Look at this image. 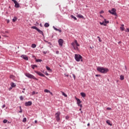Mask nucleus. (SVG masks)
Instances as JSON below:
<instances>
[{"mask_svg":"<svg viewBox=\"0 0 129 129\" xmlns=\"http://www.w3.org/2000/svg\"><path fill=\"white\" fill-rule=\"evenodd\" d=\"M104 22H105V24H108V23H109V21H106V19H104Z\"/></svg>","mask_w":129,"mask_h":129,"instance_id":"obj_32","label":"nucleus"},{"mask_svg":"<svg viewBox=\"0 0 129 129\" xmlns=\"http://www.w3.org/2000/svg\"><path fill=\"white\" fill-rule=\"evenodd\" d=\"M62 95H63V96H64V97H67V94H66L65 93H64V92H62Z\"/></svg>","mask_w":129,"mask_h":129,"instance_id":"obj_26","label":"nucleus"},{"mask_svg":"<svg viewBox=\"0 0 129 129\" xmlns=\"http://www.w3.org/2000/svg\"><path fill=\"white\" fill-rule=\"evenodd\" d=\"M73 76L74 77V80H75L76 78V76H75V75L73 74Z\"/></svg>","mask_w":129,"mask_h":129,"instance_id":"obj_37","label":"nucleus"},{"mask_svg":"<svg viewBox=\"0 0 129 129\" xmlns=\"http://www.w3.org/2000/svg\"><path fill=\"white\" fill-rule=\"evenodd\" d=\"M81 95L82 96V97H86V94L84 92L81 93Z\"/></svg>","mask_w":129,"mask_h":129,"instance_id":"obj_16","label":"nucleus"},{"mask_svg":"<svg viewBox=\"0 0 129 129\" xmlns=\"http://www.w3.org/2000/svg\"><path fill=\"white\" fill-rule=\"evenodd\" d=\"M45 75H46V76H49V74H48V73H47V72H46L45 73Z\"/></svg>","mask_w":129,"mask_h":129,"instance_id":"obj_42","label":"nucleus"},{"mask_svg":"<svg viewBox=\"0 0 129 129\" xmlns=\"http://www.w3.org/2000/svg\"><path fill=\"white\" fill-rule=\"evenodd\" d=\"M10 78H11V79H13V80H14L15 79V76L11 75L10 76Z\"/></svg>","mask_w":129,"mask_h":129,"instance_id":"obj_20","label":"nucleus"},{"mask_svg":"<svg viewBox=\"0 0 129 129\" xmlns=\"http://www.w3.org/2000/svg\"><path fill=\"white\" fill-rule=\"evenodd\" d=\"M66 76H67V77H69V75H67Z\"/></svg>","mask_w":129,"mask_h":129,"instance_id":"obj_54","label":"nucleus"},{"mask_svg":"<svg viewBox=\"0 0 129 129\" xmlns=\"http://www.w3.org/2000/svg\"><path fill=\"white\" fill-rule=\"evenodd\" d=\"M31 67L32 68V69H35V68H37L38 67V66H37V65L36 64H33L31 66Z\"/></svg>","mask_w":129,"mask_h":129,"instance_id":"obj_21","label":"nucleus"},{"mask_svg":"<svg viewBox=\"0 0 129 129\" xmlns=\"http://www.w3.org/2000/svg\"><path fill=\"white\" fill-rule=\"evenodd\" d=\"M10 23V20H7V24H9Z\"/></svg>","mask_w":129,"mask_h":129,"instance_id":"obj_46","label":"nucleus"},{"mask_svg":"<svg viewBox=\"0 0 129 129\" xmlns=\"http://www.w3.org/2000/svg\"><path fill=\"white\" fill-rule=\"evenodd\" d=\"M107 110H111V108L107 107Z\"/></svg>","mask_w":129,"mask_h":129,"instance_id":"obj_41","label":"nucleus"},{"mask_svg":"<svg viewBox=\"0 0 129 129\" xmlns=\"http://www.w3.org/2000/svg\"><path fill=\"white\" fill-rule=\"evenodd\" d=\"M56 54H59V51H58V50L56 51Z\"/></svg>","mask_w":129,"mask_h":129,"instance_id":"obj_45","label":"nucleus"},{"mask_svg":"<svg viewBox=\"0 0 129 129\" xmlns=\"http://www.w3.org/2000/svg\"><path fill=\"white\" fill-rule=\"evenodd\" d=\"M95 76L96 77H100V76H101V75H96Z\"/></svg>","mask_w":129,"mask_h":129,"instance_id":"obj_39","label":"nucleus"},{"mask_svg":"<svg viewBox=\"0 0 129 129\" xmlns=\"http://www.w3.org/2000/svg\"><path fill=\"white\" fill-rule=\"evenodd\" d=\"M38 122V121H37V120H35V123H37Z\"/></svg>","mask_w":129,"mask_h":129,"instance_id":"obj_47","label":"nucleus"},{"mask_svg":"<svg viewBox=\"0 0 129 129\" xmlns=\"http://www.w3.org/2000/svg\"><path fill=\"white\" fill-rule=\"evenodd\" d=\"M125 70H126V69H126V66H125Z\"/></svg>","mask_w":129,"mask_h":129,"instance_id":"obj_53","label":"nucleus"},{"mask_svg":"<svg viewBox=\"0 0 129 129\" xmlns=\"http://www.w3.org/2000/svg\"><path fill=\"white\" fill-rule=\"evenodd\" d=\"M77 18H79L80 19H84V17L83 16L80 15V14H78L77 15Z\"/></svg>","mask_w":129,"mask_h":129,"instance_id":"obj_15","label":"nucleus"},{"mask_svg":"<svg viewBox=\"0 0 129 129\" xmlns=\"http://www.w3.org/2000/svg\"><path fill=\"white\" fill-rule=\"evenodd\" d=\"M50 94H51V95H53V93H50Z\"/></svg>","mask_w":129,"mask_h":129,"instance_id":"obj_60","label":"nucleus"},{"mask_svg":"<svg viewBox=\"0 0 129 129\" xmlns=\"http://www.w3.org/2000/svg\"><path fill=\"white\" fill-rule=\"evenodd\" d=\"M40 27H42V24H40Z\"/></svg>","mask_w":129,"mask_h":129,"instance_id":"obj_57","label":"nucleus"},{"mask_svg":"<svg viewBox=\"0 0 129 129\" xmlns=\"http://www.w3.org/2000/svg\"><path fill=\"white\" fill-rule=\"evenodd\" d=\"M87 125H88V126H89L90 125V123H88L87 124Z\"/></svg>","mask_w":129,"mask_h":129,"instance_id":"obj_50","label":"nucleus"},{"mask_svg":"<svg viewBox=\"0 0 129 129\" xmlns=\"http://www.w3.org/2000/svg\"><path fill=\"white\" fill-rule=\"evenodd\" d=\"M43 54H47V52H46V51H43Z\"/></svg>","mask_w":129,"mask_h":129,"instance_id":"obj_49","label":"nucleus"},{"mask_svg":"<svg viewBox=\"0 0 129 129\" xmlns=\"http://www.w3.org/2000/svg\"><path fill=\"white\" fill-rule=\"evenodd\" d=\"M17 20H18V18H17V17H14L12 20V21L13 22V23H15V22H16Z\"/></svg>","mask_w":129,"mask_h":129,"instance_id":"obj_17","label":"nucleus"},{"mask_svg":"<svg viewBox=\"0 0 129 129\" xmlns=\"http://www.w3.org/2000/svg\"><path fill=\"white\" fill-rule=\"evenodd\" d=\"M35 94H36V92L33 91V92H32V95H35Z\"/></svg>","mask_w":129,"mask_h":129,"instance_id":"obj_40","label":"nucleus"},{"mask_svg":"<svg viewBox=\"0 0 129 129\" xmlns=\"http://www.w3.org/2000/svg\"><path fill=\"white\" fill-rule=\"evenodd\" d=\"M120 31H124V27H120Z\"/></svg>","mask_w":129,"mask_h":129,"instance_id":"obj_30","label":"nucleus"},{"mask_svg":"<svg viewBox=\"0 0 129 129\" xmlns=\"http://www.w3.org/2000/svg\"><path fill=\"white\" fill-rule=\"evenodd\" d=\"M58 44L60 46V47H62L63 46V43H64V40L62 39H59L58 41Z\"/></svg>","mask_w":129,"mask_h":129,"instance_id":"obj_10","label":"nucleus"},{"mask_svg":"<svg viewBox=\"0 0 129 129\" xmlns=\"http://www.w3.org/2000/svg\"><path fill=\"white\" fill-rule=\"evenodd\" d=\"M23 90H26V89L25 88H23Z\"/></svg>","mask_w":129,"mask_h":129,"instance_id":"obj_55","label":"nucleus"},{"mask_svg":"<svg viewBox=\"0 0 129 129\" xmlns=\"http://www.w3.org/2000/svg\"><path fill=\"white\" fill-rule=\"evenodd\" d=\"M97 71L100 72V73H102L103 74H105L109 71V70L107 68H104L103 67H98L97 68Z\"/></svg>","mask_w":129,"mask_h":129,"instance_id":"obj_1","label":"nucleus"},{"mask_svg":"<svg viewBox=\"0 0 129 129\" xmlns=\"http://www.w3.org/2000/svg\"><path fill=\"white\" fill-rule=\"evenodd\" d=\"M116 9L113 8L111 10H109L108 13L111 14V15H114V16H116L117 17V14H116Z\"/></svg>","mask_w":129,"mask_h":129,"instance_id":"obj_6","label":"nucleus"},{"mask_svg":"<svg viewBox=\"0 0 129 129\" xmlns=\"http://www.w3.org/2000/svg\"><path fill=\"white\" fill-rule=\"evenodd\" d=\"M81 108H82V107H81V108L79 109V110H81V109H82Z\"/></svg>","mask_w":129,"mask_h":129,"instance_id":"obj_59","label":"nucleus"},{"mask_svg":"<svg viewBox=\"0 0 129 129\" xmlns=\"http://www.w3.org/2000/svg\"><path fill=\"white\" fill-rule=\"evenodd\" d=\"M46 68L47 70H48V71H49L50 72H52V70H51V69L49 67L46 66Z\"/></svg>","mask_w":129,"mask_h":129,"instance_id":"obj_18","label":"nucleus"},{"mask_svg":"<svg viewBox=\"0 0 129 129\" xmlns=\"http://www.w3.org/2000/svg\"><path fill=\"white\" fill-rule=\"evenodd\" d=\"M69 118H70L69 116H67L66 117V119L68 120V119H69Z\"/></svg>","mask_w":129,"mask_h":129,"instance_id":"obj_38","label":"nucleus"},{"mask_svg":"<svg viewBox=\"0 0 129 129\" xmlns=\"http://www.w3.org/2000/svg\"><path fill=\"white\" fill-rule=\"evenodd\" d=\"M99 42H101V39H100V38H99Z\"/></svg>","mask_w":129,"mask_h":129,"instance_id":"obj_52","label":"nucleus"},{"mask_svg":"<svg viewBox=\"0 0 129 129\" xmlns=\"http://www.w3.org/2000/svg\"><path fill=\"white\" fill-rule=\"evenodd\" d=\"M72 19H74L75 20V21H76V20H77V18H76V17H75V16H73V15H71V16Z\"/></svg>","mask_w":129,"mask_h":129,"instance_id":"obj_25","label":"nucleus"},{"mask_svg":"<svg viewBox=\"0 0 129 129\" xmlns=\"http://www.w3.org/2000/svg\"><path fill=\"white\" fill-rule=\"evenodd\" d=\"M22 93H25V91H22Z\"/></svg>","mask_w":129,"mask_h":129,"instance_id":"obj_56","label":"nucleus"},{"mask_svg":"<svg viewBox=\"0 0 129 129\" xmlns=\"http://www.w3.org/2000/svg\"><path fill=\"white\" fill-rule=\"evenodd\" d=\"M126 30H127V31L128 32V33H129V28H127Z\"/></svg>","mask_w":129,"mask_h":129,"instance_id":"obj_51","label":"nucleus"},{"mask_svg":"<svg viewBox=\"0 0 129 129\" xmlns=\"http://www.w3.org/2000/svg\"><path fill=\"white\" fill-rule=\"evenodd\" d=\"M21 58H23L24 60H26V61H28L29 60V58H28V56L26 55H22L21 56Z\"/></svg>","mask_w":129,"mask_h":129,"instance_id":"obj_13","label":"nucleus"},{"mask_svg":"<svg viewBox=\"0 0 129 129\" xmlns=\"http://www.w3.org/2000/svg\"><path fill=\"white\" fill-rule=\"evenodd\" d=\"M103 13H104V11H101L100 12V14H103Z\"/></svg>","mask_w":129,"mask_h":129,"instance_id":"obj_44","label":"nucleus"},{"mask_svg":"<svg viewBox=\"0 0 129 129\" xmlns=\"http://www.w3.org/2000/svg\"><path fill=\"white\" fill-rule=\"evenodd\" d=\"M50 26V24H49V23H46L44 24V27H45V28H48V27H49Z\"/></svg>","mask_w":129,"mask_h":129,"instance_id":"obj_19","label":"nucleus"},{"mask_svg":"<svg viewBox=\"0 0 129 129\" xmlns=\"http://www.w3.org/2000/svg\"><path fill=\"white\" fill-rule=\"evenodd\" d=\"M106 123H107V124H109V125H112V124H110V121H109V120H107L106 121Z\"/></svg>","mask_w":129,"mask_h":129,"instance_id":"obj_22","label":"nucleus"},{"mask_svg":"<svg viewBox=\"0 0 129 129\" xmlns=\"http://www.w3.org/2000/svg\"><path fill=\"white\" fill-rule=\"evenodd\" d=\"M32 101H28L25 103V106H31L32 105Z\"/></svg>","mask_w":129,"mask_h":129,"instance_id":"obj_12","label":"nucleus"},{"mask_svg":"<svg viewBox=\"0 0 129 129\" xmlns=\"http://www.w3.org/2000/svg\"><path fill=\"white\" fill-rule=\"evenodd\" d=\"M75 58L77 62H79L80 61H81V62L83 61V59H82V56L80 54H75Z\"/></svg>","mask_w":129,"mask_h":129,"instance_id":"obj_3","label":"nucleus"},{"mask_svg":"<svg viewBox=\"0 0 129 129\" xmlns=\"http://www.w3.org/2000/svg\"><path fill=\"white\" fill-rule=\"evenodd\" d=\"M100 24L101 25V26H106V24H105L104 22H100Z\"/></svg>","mask_w":129,"mask_h":129,"instance_id":"obj_23","label":"nucleus"},{"mask_svg":"<svg viewBox=\"0 0 129 129\" xmlns=\"http://www.w3.org/2000/svg\"><path fill=\"white\" fill-rule=\"evenodd\" d=\"M53 29H54V30H55V31H58L59 33H61L62 32V30H61V29H58L55 27V26H53Z\"/></svg>","mask_w":129,"mask_h":129,"instance_id":"obj_14","label":"nucleus"},{"mask_svg":"<svg viewBox=\"0 0 129 129\" xmlns=\"http://www.w3.org/2000/svg\"><path fill=\"white\" fill-rule=\"evenodd\" d=\"M0 39H1V36H0Z\"/></svg>","mask_w":129,"mask_h":129,"instance_id":"obj_62","label":"nucleus"},{"mask_svg":"<svg viewBox=\"0 0 129 129\" xmlns=\"http://www.w3.org/2000/svg\"><path fill=\"white\" fill-rule=\"evenodd\" d=\"M31 47H32V48H36V45L35 44H32V45H31Z\"/></svg>","mask_w":129,"mask_h":129,"instance_id":"obj_29","label":"nucleus"},{"mask_svg":"<svg viewBox=\"0 0 129 129\" xmlns=\"http://www.w3.org/2000/svg\"><path fill=\"white\" fill-rule=\"evenodd\" d=\"M44 92H46L47 93H48L50 92V91H49L48 90H47V89H45Z\"/></svg>","mask_w":129,"mask_h":129,"instance_id":"obj_35","label":"nucleus"},{"mask_svg":"<svg viewBox=\"0 0 129 129\" xmlns=\"http://www.w3.org/2000/svg\"><path fill=\"white\" fill-rule=\"evenodd\" d=\"M11 86H12V87H16V85L14 83H11Z\"/></svg>","mask_w":129,"mask_h":129,"instance_id":"obj_27","label":"nucleus"},{"mask_svg":"<svg viewBox=\"0 0 129 129\" xmlns=\"http://www.w3.org/2000/svg\"><path fill=\"white\" fill-rule=\"evenodd\" d=\"M19 108H20V110L19 111V112H20V113L23 112V110L22 109V107L20 106V107H19Z\"/></svg>","mask_w":129,"mask_h":129,"instance_id":"obj_31","label":"nucleus"},{"mask_svg":"<svg viewBox=\"0 0 129 129\" xmlns=\"http://www.w3.org/2000/svg\"><path fill=\"white\" fill-rule=\"evenodd\" d=\"M5 107H6V105L5 104L3 105L2 108H5Z\"/></svg>","mask_w":129,"mask_h":129,"instance_id":"obj_43","label":"nucleus"},{"mask_svg":"<svg viewBox=\"0 0 129 129\" xmlns=\"http://www.w3.org/2000/svg\"><path fill=\"white\" fill-rule=\"evenodd\" d=\"M36 62H42V59H37L36 60Z\"/></svg>","mask_w":129,"mask_h":129,"instance_id":"obj_33","label":"nucleus"},{"mask_svg":"<svg viewBox=\"0 0 129 129\" xmlns=\"http://www.w3.org/2000/svg\"><path fill=\"white\" fill-rule=\"evenodd\" d=\"M61 115V112L60 111H57L54 115V116L55 117V119L56 121L59 122L60 121V115Z\"/></svg>","mask_w":129,"mask_h":129,"instance_id":"obj_4","label":"nucleus"},{"mask_svg":"<svg viewBox=\"0 0 129 129\" xmlns=\"http://www.w3.org/2000/svg\"><path fill=\"white\" fill-rule=\"evenodd\" d=\"M23 122H26V121H27V118L25 117L22 120Z\"/></svg>","mask_w":129,"mask_h":129,"instance_id":"obj_28","label":"nucleus"},{"mask_svg":"<svg viewBox=\"0 0 129 129\" xmlns=\"http://www.w3.org/2000/svg\"><path fill=\"white\" fill-rule=\"evenodd\" d=\"M20 100H24V98L23 97V96H21L20 97Z\"/></svg>","mask_w":129,"mask_h":129,"instance_id":"obj_36","label":"nucleus"},{"mask_svg":"<svg viewBox=\"0 0 129 129\" xmlns=\"http://www.w3.org/2000/svg\"><path fill=\"white\" fill-rule=\"evenodd\" d=\"M35 73H36V74H38V75H39V76H41L42 77H45V78H47V77H46V76H45L44 74L41 73V72L35 71Z\"/></svg>","mask_w":129,"mask_h":129,"instance_id":"obj_9","label":"nucleus"},{"mask_svg":"<svg viewBox=\"0 0 129 129\" xmlns=\"http://www.w3.org/2000/svg\"><path fill=\"white\" fill-rule=\"evenodd\" d=\"M25 76L26 77L30 78V79H34V80H38V79L36 78L33 75H31L29 73H26Z\"/></svg>","mask_w":129,"mask_h":129,"instance_id":"obj_5","label":"nucleus"},{"mask_svg":"<svg viewBox=\"0 0 129 129\" xmlns=\"http://www.w3.org/2000/svg\"><path fill=\"white\" fill-rule=\"evenodd\" d=\"M31 29H33L34 30H36V31H37V32H38V33L39 34H41V35H42V36H44V33H43V31H42V30L39 29V28H37V27L32 26Z\"/></svg>","mask_w":129,"mask_h":129,"instance_id":"obj_7","label":"nucleus"},{"mask_svg":"<svg viewBox=\"0 0 129 129\" xmlns=\"http://www.w3.org/2000/svg\"><path fill=\"white\" fill-rule=\"evenodd\" d=\"M121 26L122 27H124V25H123V24H121Z\"/></svg>","mask_w":129,"mask_h":129,"instance_id":"obj_48","label":"nucleus"},{"mask_svg":"<svg viewBox=\"0 0 129 129\" xmlns=\"http://www.w3.org/2000/svg\"><path fill=\"white\" fill-rule=\"evenodd\" d=\"M12 2H13V3L15 4V7L16 8H20V4H19V3H18V2L16 0H12Z\"/></svg>","mask_w":129,"mask_h":129,"instance_id":"obj_11","label":"nucleus"},{"mask_svg":"<svg viewBox=\"0 0 129 129\" xmlns=\"http://www.w3.org/2000/svg\"><path fill=\"white\" fill-rule=\"evenodd\" d=\"M120 79L121 80H123V79H124V77L122 75L120 76Z\"/></svg>","mask_w":129,"mask_h":129,"instance_id":"obj_24","label":"nucleus"},{"mask_svg":"<svg viewBox=\"0 0 129 129\" xmlns=\"http://www.w3.org/2000/svg\"><path fill=\"white\" fill-rule=\"evenodd\" d=\"M71 45L74 48V50H79V48H78V47H79L80 45L78 44V42L76 40H75L74 42H72Z\"/></svg>","mask_w":129,"mask_h":129,"instance_id":"obj_2","label":"nucleus"},{"mask_svg":"<svg viewBox=\"0 0 129 129\" xmlns=\"http://www.w3.org/2000/svg\"><path fill=\"white\" fill-rule=\"evenodd\" d=\"M97 38H98L99 39H100V37H99V36H98Z\"/></svg>","mask_w":129,"mask_h":129,"instance_id":"obj_58","label":"nucleus"},{"mask_svg":"<svg viewBox=\"0 0 129 129\" xmlns=\"http://www.w3.org/2000/svg\"><path fill=\"white\" fill-rule=\"evenodd\" d=\"M76 100L77 101V104H78V106L80 107L81 108L82 107V104H81V102H82L81 101H80V100L77 98V97H75Z\"/></svg>","mask_w":129,"mask_h":129,"instance_id":"obj_8","label":"nucleus"},{"mask_svg":"<svg viewBox=\"0 0 129 129\" xmlns=\"http://www.w3.org/2000/svg\"><path fill=\"white\" fill-rule=\"evenodd\" d=\"M3 122H4V123H7L8 122V120H7V119H4V120H3Z\"/></svg>","mask_w":129,"mask_h":129,"instance_id":"obj_34","label":"nucleus"},{"mask_svg":"<svg viewBox=\"0 0 129 129\" xmlns=\"http://www.w3.org/2000/svg\"><path fill=\"white\" fill-rule=\"evenodd\" d=\"M48 44H51V43H50V42H49Z\"/></svg>","mask_w":129,"mask_h":129,"instance_id":"obj_61","label":"nucleus"}]
</instances>
